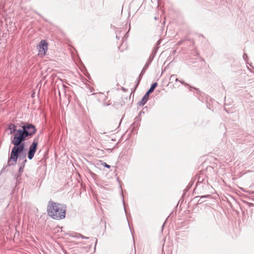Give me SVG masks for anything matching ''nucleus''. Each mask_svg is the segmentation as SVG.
<instances>
[{
  "instance_id": "f257e3e1",
  "label": "nucleus",
  "mask_w": 254,
  "mask_h": 254,
  "mask_svg": "<svg viewBox=\"0 0 254 254\" xmlns=\"http://www.w3.org/2000/svg\"><path fill=\"white\" fill-rule=\"evenodd\" d=\"M9 129L10 133L13 134V138L11 140L13 145L20 144L27 137L34 134L36 131L35 126L29 124L22 126L21 128L18 129L14 124H10L9 125Z\"/></svg>"
},
{
  "instance_id": "f03ea898",
  "label": "nucleus",
  "mask_w": 254,
  "mask_h": 254,
  "mask_svg": "<svg viewBox=\"0 0 254 254\" xmlns=\"http://www.w3.org/2000/svg\"><path fill=\"white\" fill-rule=\"evenodd\" d=\"M66 206L61 203L50 201L47 206L48 215L53 219L61 220L65 218Z\"/></svg>"
},
{
  "instance_id": "7ed1b4c3",
  "label": "nucleus",
  "mask_w": 254,
  "mask_h": 254,
  "mask_svg": "<svg viewBox=\"0 0 254 254\" xmlns=\"http://www.w3.org/2000/svg\"><path fill=\"white\" fill-rule=\"evenodd\" d=\"M24 148V144L23 143H21L18 145H14V146L12 149L10 157L8 160V164L9 165H13L16 163L18 154L23 151Z\"/></svg>"
},
{
  "instance_id": "20e7f679",
  "label": "nucleus",
  "mask_w": 254,
  "mask_h": 254,
  "mask_svg": "<svg viewBox=\"0 0 254 254\" xmlns=\"http://www.w3.org/2000/svg\"><path fill=\"white\" fill-rule=\"evenodd\" d=\"M38 56L41 58L44 57L47 54L48 49V43L45 40L40 41L38 46Z\"/></svg>"
},
{
  "instance_id": "39448f33",
  "label": "nucleus",
  "mask_w": 254,
  "mask_h": 254,
  "mask_svg": "<svg viewBox=\"0 0 254 254\" xmlns=\"http://www.w3.org/2000/svg\"><path fill=\"white\" fill-rule=\"evenodd\" d=\"M38 144V138L34 139L33 142L29 147V150L28 153V157L29 159H32L36 151L37 145Z\"/></svg>"
},
{
  "instance_id": "423d86ee",
  "label": "nucleus",
  "mask_w": 254,
  "mask_h": 254,
  "mask_svg": "<svg viewBox=\"0 0 254 254\" xmlns=\"http://www.w3.org/2000/svg\"><path fill=\"white\" fill-rule=\"evenodd\" d=\"M149 94L150 93L147 92L146 94L144 95L140 102L142 105H144L146 103L148 99Z\"/></svg>"
},
{
  "instance_id": "0eeeda50",
  "label": "nucleus",
  "mask_w": 254,
  "mask_h": 254,
  "mask_svg": "<svg viewBox=\"0 0 254 254\" xmlns=\"http://www.w3.org/2000/svg\"><path fill=\"white\" fill-rule=\"evenodd\" d=\"M157 85V83L156 82H155L153 84H152L151 87L147 91V92H148L150 94L152 92H153L154 89L156 87Z\"/></svg>"
},
{
  "instance_id": "6e6552de",
  "label": "nucleus",
  "mask_w": 254,
  "mask_h": 254,
  "mask_svg": "<svg viewBox=\"0 0 254 254\" xmlns=\"http://www.w3.org/2000/svg\"><path fill=\"white\" fill-rule=\"evenodd\" d=\"M175 78H176V76L175 75H172L171 76L170 80H175Z\"/></svg>"
},
{
  "instance_id": "1a4fd4ad",
  "label": "nucleus",
  "mask_w": 254,
  "mask_h": 254,
  "mask_svg": "<svg viewBox=\"0 0 254 254\" xmlns=\"http://www.w3.org/2000/svg\"><path fill=\"white\" fill-rule=\"evenodd\" d=\"M103 165H104L105 167H107V168H110V165H108V164H107L106 163H104L103 164Z\"/></svg>"
},
{
  "instance_id": "9d476101",
  "label": "nucleus",
  "mask_w": 254,
  "mask_h": 254,
  "mask_svg": "<svg viewBox=\"0 0 254 254\" xmlns=\"http://www.w3.org/2000/svg\"><path fill=\"white\" fill-rule=\"evenodd\" d=\"M175 80L176 81H178V79L177 78H175Z\"/></svg>"
}]
</instances>
